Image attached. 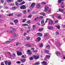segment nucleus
<instances>
[{
    "mask_svg": "<svg viewBox=\"0 0 65 65\" xmlns=\"http://www.w3.org/2000/svg\"><path fill=\"white\" fill-rule=\"evenodd\" d=\"M55 23H58V20H56L55 22Z\"/></svg>",
    "mask_w": 65,
    "mask_h": 65,
    "instance_id": "obj_59",
    "label": "nucleus"
},
{
    "mask_svg": "<svg viewBox=\"0 0 65 65\" xmlns=\"http://www.w3.org/2000/svg\"><path fill=\"white\" fill-rule=\"evenodd\" d=\"M48 29L49 30H51V26H48Z\"/></svg>",
    "mask_w": 65,
    "mask_h": 65,
    "instance_id": "obj_34",
    "label": "nucleus"
},
{
    "mask_svg": "<svg viewBox=\"0 0 65 65\" xmlns=\"http://www.w3.org/2000/svg\"><path fill=\"white\" fill-rule=\"evenodd\" d=\"M32 28L33 29H34L35 28V26L34 25L33 26Z\"/></svg>",
    "mask_w": 65,
    "mask_h": 65,
    "instance_id": "obj_50",
    "label": "nucleus"
},
{
    "mask_svg": "<svg viewBox=\"0 0 65 65\" xmlns=\"http://www.w3.org/2000/svg\"><path fill=\"white\" fill-rule=\"evenodd\" d=\"M7 63H8V61H6L5 62V64H6V65H7Z\"/></svg>",
    "mask_w": 65,
    "mask_h": 65,
    "instance_id": "obj_35",
    "label": "nucleus"
},
{
    "mask_svg": "<svg viewBox=\"0 0 65 65\" xmlns=\"http://www.w3.org/2000/svg\"><path fill=\"white\" fill-rule=\"evenodd\" d=\"M20 8L21 9H25L26 8L25 5H23L20 6Z\"/></svg>",
    "mask_w": 65,
    "mask_h": 65,
    "instance_id": "obj_2",
    "label": "nucleus"
},
{
    "mask_svg": "<svg viewBox=\"0 0 65 65\" xmlns=\"http://www.w3.org/2000/svg\"><path fill=\"white\" fill-rule=\"evenodd\" d=\"M13 36L15 37V36H17V34H14L13 35Z\"/></svg>",
    "mask_w": 65,
    "mask_h": 65,
    "instance_id": "obj_53",
    "label": "nucleus"
},
{
    "mask_svg": "<svg viewBox=\"0 0 65 65\" xmlns=\"http://www.w3.org/2000/svg\"><path fill=\"white\" fill-rule=\"evenodd\" d=\"M36 65H39L40 64V63L38 62H37L36 63Z\"/></svg>",
    "mask_w": 65,
    "mask_h": 65,
    "instance_id": "obj_47",
    "label": "nucleus"
},
{
    "mask_svg": "<svg viewBox=\"0 0 65 65\" xmlns=\"http://www.w3.org/2000/svg\"><path fill=\"white\" fill-rule=\"evenodd\" d=\"M23 26H28V24H23Z\"/></svg>",
    "mask_w": 65,
    "mask_h": 65,
    "instance_id": "obj_33",
    "label": "nucleus"
},
{
    "mask_svg": "<svg viewBox=\"0 0 65 65\" xmlns=\"http://www.w3.org/2000/svg\"><path fill=\"white\" fill-rule=\"evenodd\" d=\"M30 39V38L29 37H27L26 38V39L27 40H29Z\"/></svg>",
    "mask_w": 65,
    "mask_h": 65,
    "instance_id": "obj_37",
    "label": "nucleus"
},
{
    "mask_svg": "<svg viewBox=\"0 0 65 65\" xmlns=\"http://www.w3.org/2000/svg\"><path fill=\"white\" fill-rule=\"evenodd\" d=\"M5 9H8L9 8L7 7H5L4 8Z\"/></svg>",
    "mask_w": 65,
    "mask_h": 65,
    "instance_id": "obj_49",
    "label": "nucleus"
},
{
    "mask_svg": "<svg viewBox=\"0 0 65 65\" xmlns=\"http://www.w3.org/2000/svg\"><path fill=\"white\" fill-rule=\"evenodd\" d=\"M41 23L42 25H45V24H44V20H42L41 22Z\"/></svg>",
    "mask_w": 65,
    "mask_h": 65,
    "instance_id": "obj_11",
    "label": "nucleus"
},
{
    "mask_svg": "<svg viewBox=\"0 0 65 65\" xmlns=\"http://www.w3.org/2000/svg\"><path fill=\"white\" fill-rule=\"evenodd\" d=\"M62 2V0H58V3H60Z\"/></svg>",
    "mask_w": 65,
    "mask_h": 65,
    "instance_id": "obj_43",
    "label": "nucleus"
},
{
    "mask_svg": "<svg viewBox=\"0 0 65 65\" xmlns=\"http://www.w3.org/2000/svg\"><path fill=\"white\" fill-rule=\"evenodd\" d=\"M23 1V0H18V2H19V3H20V2H22V1Z\"/></svg>",
    "mask_w": 65,
    "mask_h": 65,
    "instance_id": "obj_41",
    "label": "nucleus"
},
{
    "mask_svg": "<svg viewBox=\"0 0 65 65\" xmlns=\"http://www.w3.org/2000/svg\"><path fill=\"white\" fill-rule=\"evenodd\" d=\"M22 15V14L20 13V14H18L17 15V17H21Z\"/></svg>",
    "mask_w": 65,
    "mask_h": 65,
    "instance_id": "obj_31",
    "label": "nucleus"
},
{
    "mask_svg": "<svg viewBox=\"0 0 65 65\" xmlns=\"http://www.w3.org/2000/svg\"><path fill=\"white\" fill-rule=\"evenodd\" d=\"M33 57L35 59H37L39 58V56L34 55L33 56Z\"/></svg>",
    "mask_w": 65,
    "mask_h": 65,
    "instance_id": "obj_3",
    "label": "nucleus"
},
{
    "mask_svg": "<svg viewBox=\"0 0 65 65\" xmlns=\"http://www.w3.org/2000/svg\"><path fill=\"white\" fill-rule=\"evenodd\" d=\"M40 46L41 47H43V44L42 43L40 45Z\"/></svg>",
    "mask_w": 65,
    "mask_h": 65,
    "instance_id": "obj_55",
    "label": "nucleus"
},
{
    "mask_svg": "<svg viewBox=\"0 0 65 65\" xmlns=\"http://www.w3.org/2000/svg\"><path fill=\"white\" fill-rule=\"evenodd\" d=\"M13 55H14V57H15V53H13Z\"/></svg>",
    "mask_w": 65,
    "mask_h": 65,
    "instance_id": "obj_63",
    "label": "nucleus"
},
{
    "mask_svg": "<svg viewBox=\"0 0 65 65\" xmlns=\"http://www.w3.org/2000/svg\"><path fill=\"white\" fill-rule=\"evenodd\" d=\"M14 5V3H12L10 5V6H13V5Z\"/></svg>",
    "mask_w": 65,
    "mask_h": 65,
    "instance_id": "obj_48",
    "label": "nucleus"
},
{
    "mask_svg": "<svg viewBox=\"0 0 65 65\" xmlns=\"http://www.w3.org/2000/svg\"><path fill=\"white\" fill-rule=\"evenodd\" d=\"M59 32L58 31H56V35H59Z\"/></svg>",
    "mask_w": 65,
    "mask_h": 65,
    "instance_id": "obj_44",
    "label": "nucleus"
},
{
    "mask_svg": "<svg viewBox=\"0 0 65 65\" xmlns=\"http://www.w3.org/2000/svg\"><path fill=\"white\" fill-rule=\"evenodd\" d=\"M7 15L9 17H10V16H12L13 15V14L9 13Z\"/></svg>",
    "mask_w": 65,
    "mask_h": 65,
    "instance_id": "obj_20",
    "label": "nucleus"
},
{
    "mask_svg": "<svg viewBox=\"0 0 65 65\" xmlns=\"http://www.w3.org/2000/svg\"><path fill=\"white\" fill-rule=\"evenodd\" d=\"M37 34V35L41 37L42 36V34L41 33H38Z\"/></svg>",
    "mask_w": 65,
    "mask_h": 65,
    "instance_id": "obj_13",
    "label": "nucleus"
},
{
    "mask_svg": "<svg viewBox=\"0 0 65 65\" xmlns=\"http://www.w3.org/2000/svg\"><path fill=\"white\" fill-rule=\"evenodd\" d=\"M56 27L58 29H60V26H56Z\"/></svg>",
    "mask_w": 65,
    "mask_h": 65,
    "instance_id": "obj_52",
    "label": "nucleus"
},
{
    "mask_svg": "<svg viewBox=\"0 0 65 65\" xmlns=\"http://www.w3.org/2000/svg\"><path fill=\"white\" fill-rule=\"evenodd\" d=\"M26 12H27V11L26 10L24 11H23V13L24 14H25V13H26Z\"/></svg>",
    "mask_w": 65,
    "mask_h": 65,
    "instance_id": "obj_54",
    "label": "nucleus"
},
{
    "mask_svg": "<svg viewBox=\"0 0 65 65\" xmlns=\"http://www.w3.org/2000/svg\"><path fill=\"white\" fill-rule=\"evenodd\" d=\"M8 54L10 57H11L12 56V54H11V53H10L9 52H8Z\"/></svg>",
    "mask_w": 65,
    "mask_h": 65,
    "instance_id": "obj_17",
    "label": "nucleus"
},
{
    "mask_svg": "<svg viewBox=\"0 0 65 65\" xmlns=\"http://www.w3.org/2000/svg\"><path fill=\"white\" fill-rule=\"evenodd\" d=\"M51 57V56L50 55H47L46 56V58H48V59H49V58H50Z\"/></svg>",
    "mask_w": 65,
    "mask_h": 65,
    "instance_id": "obj_19",
    "label": "nucleus"
},
{
    "mask_svg": "<svg viewBox=\"0 0 65 65\" xmlns=\"http://www.w3.org/2000/svg\"><path fill=\"white\" fill-rule=\"evenodd\" d=\"M10 25H14V24H13V23L11 22L10 23Z\"/></svg>",
    "mask_w": 65,
    "mask_h": 65,
    "instance_id": "obj_57",
    "label": "nucleus"
},
{
    "mask_svg": "<svg viewBox=\"0 0 65 65\" xmlns=\"http://www.w3.org/2000/svg\"><path fill=\"white\" fill-rule=\"evenodd\" d=\"M14 40H15V38H14L13 39H9V41H10V42Z\"/></svg>",
    "mask_w": 65,
    "mask_h": 65,
    "instance_id": "obj_16",
    "label": "nucleus"
},
{
    "mask_svg": "<svg viewBox=\"0 0 65 65\" xmlns=\"http://www.w3.org/2000/svg\"><path fill=\"white\" fill-rule=\"evenodd\" d=\"M21 44V43H16V45L18 46V45H19V44Z\"/></svg>",
    "mask_w": 65,
    "mask_h": 65,
    "instance_id": "obj_42",
    "label": "nucleus"
},
{
    "mask_svg": "<svg viewBox=\"0 0 65 65\" xmlns=\"http://www.w3.org/2000/svg\"><path fill=\"white\" fill-rule=\"evenodd\" d=\"M48 36V35L46 34H44V37H46V36Z\"/></svg>",
    "mask_w": 65,
    "mask_h": 65,
    "instance_id": "obj_39",
    "label": "nucleus"
},
{
    "mask_svg": "<svg viewBox=\"0 0 65 65\" xmlns=\"http://www.w3.org/2000/svg\"><path fill=\"white\" fill-rule=\"evenodd\" d=\"M35 6V4L34 3H32L31 5V7H34Z\"/></svg>",
    "mask_w": 65,
    "mask_h": 65,
    "instance_id": "obj_10",
    "label": "nucleus"
},
{
    "mask_svg": "<svg viewBox=\"0 0 65 65\" xmlns=\"http://www.w3.org/2000/svg\"><path fill=\"white\" fill-rule=\"evenodd\" d=\"M37 7L38 8H39L40 7V4L39 3H38L37 5Z\"/></svg>",
    "mask_w": 65,
    "mask_h": 65,
    "instance_id": "obj_18",
    "label": "nucleus"
},
{
    "mask_svg": "<svg viewBox=\"0 0 65 65\" xmlns=\"http://www.w3.org/2000/svg\"><path fill=\"white\" fill-rule=\"evenodd\" d=\"M21 61L22 62H25L26 61L25 59H21Z\"/></svg>",
    "mask_w": 65,
    "mask_h": 65,
    "instance_id": "obj_15",
    "label": "nucleus"
},
{
    "mask_svg": "<svg viewBox=\"0 0 65 65\" xmlns=\"http://www.w3.org/2000/svg\"><path fill=\"white\" fill-rule=\"evenodd\" d=\"M27 35V33H24L23 36H25V35Z\"/></svg>",
    "mask_w": 65,
    "mask_h": 65,
    "instance_id": "obj_60",
    "label": "nucleus"
},
{
    "mask_svg": "<svg viewBox=\"0 0 65 65\" xmlns=\"http://www.w3.org/2000/svg\"><path fill=\"white\" fill-rule=\"evenodd\" d=\"M27 54L28 55H31L32 54V52L30 51V50H28L27 51Z\"/></svg>",
    "mask_w": 65,
    "mask_h": 65,
    "instance_id": "obj_8",
    "label": "nucleus"
},
{
    "mask_svg": "<svg viewBox=\"0 0 65 65\" xmlns=\"http://www.w3.org/2000/svg\"><path fill=\"white\" fill-rule=\"evenodd\" d=\"M38 17H37L36 18H35V21H36V20H38Z\"/></svg>",
    "mask_w": 65,
    "mask_h": 65,
    "instance_id": "obj_58",
    "label": "nucleus"
},
{
    "mask_svg": "<svg viewBox=\"0 0 65 65\" xmlns=\"http://www.w3.org/2000/svg\"><path fill=\"white\" fill-rule=\"evenodd\" d=\"M10 42V41H6V43L7 44H8V43H9Z\"/></svg>",
    "mask_w": 65,
    "mask_h": 65,
    "instance_id": "obj_27",
    "label": "nucleus"
},
{
    "mask_svg": "<svg viewBox=\"0 0 65 65\" xmlns=\"http://www.w3.org/2000/svg\"><path fill=\"white\" fill-rule=\"evenodd\" d=\"M17 8V7H12V9H13V10H15Z\"/></svg>",
    "mask_w": 65,
    "mask_h": 65,
    "instance_id": "obj_21",
    "label": "nucleus"
},
{
    "mask_svg": "<svg viewBox=\"0 0 65 65\" xmlns=\"http://www.w3.org/2000/svg\"><path fill=\"white\" fill-rule=\"evenodd\" d=\"M49 23L50 25H53V23H54V22L52 20H51L49 21Z\"/></svg>",
    "mask_w": 65,
    "mask_h": 65,
    "instance_id": "obj_5",
    "label": "nucleus"
},
{
    "mask_svg": "<svg viewBox=\"0 0 65 65\" xmlns=\"http://www.w3.org/2000/svg\"><path fill=\"white\" fill-rule=\"evenodd\" d=\"M43 30V28H40L38 30V31L39 32H41Z\"/></svg>",
    "mask_w": 65,
    "mask_h": 65,
    "instance_id": "obj_14",
    "label": "nucleus"
},
{
    "mask_svg": "<svg viewBox=\"0 0 65 65\" xmlns=\"http://www.w3.org/2000/svg\"><path fill=\"white\" fill-rule=\"evenodd\" d=\"M15 4L17 6H18V3L17 2L15 3Z\"/></svg>",
    "mask_w": 65,
    "mask_h": 65,
    "instance_id": "obj_62",
    "label": "nucleus"
},
{
    "mask_svg": "<svg viewBox=\"0 0 65 65\" xmlns=\"http://www.w3.org/2000/svg\"><path fill=\"white\" fill-rule=\"evenodd\" d=\"M40 14H41V15H42L43 16H45V13H40Z\"/></svg>",
    "mask_w": 65,
    "mask_h": 65,
    "instance_id": "obj_22",
    "label": "nucleus"
},
{
    "mask_svg": "<svg viewBox=\"0 0 65 65\" xmlns=\"http://www.w3.org/2000/svg\"><path fill=\"white\" fill-rule=\"evenodd\" d=\"M14 22L15 23H17L18 22V19H16L14 20Z\"/></svg>",
    "mask_w": 65,
    "mask_h": 65,
    "instance_id": "obj_23",
    "label": "nucleus"
},
{
    "mask_svg": "<svg viewBox=\"0 0 65 65\" xmlns=\"http://www.w3.org/2000/svg\"><path fill=\"white\" fill-rule=\"evenodd\" d=\"M56 55L58 57H60V56H61V55H60V53L59 51H57V52H56Z\"/></svg>",
    "mask_w": 65,
    "mask_h": 65,
    "instance_id": "obj_6",
    "label": "nucleus"
},
{
    "mask_svg": "<svg viewBox=\"0 0 65 65\" xmlns=\"http://www.w3.org/2000/svg\"><path fill=\"white\" fill-rule=\"evenodd\" d=\"M11 29H12L14 31H15L16 30V29H15V28L11 27Z\"/></svg>",
    "mask_w": 65,
    "mask_h": 65,
    "instance_id": "obj_25",
    "label": "nucleus"
},
{
    "mask_svg": "<svg viewBox=\"0 0 65 65\" xmlns=\"http://www.w3.org/2000/svg\"><path fill=\"white\" fill-rule=\"evenodd\" d=\"M45 53H47V54H48V53H49V51L47 50H45Z\"/></svg>",
    "mask_w": 65,
    "mask_h": 65,
    "instance_id": "obj_28",
    "label": "nucleus"
},
{
    "mask_svg": "<svg viewBox=\"0 0 65 65\" xmlns=\"http://www.w3.org/2000/svg\"><path fill=\"white\" fill-rule=\"evenodd\" d=\"M32 17V15H29L28 17V18H31Z\"/></svg>",
    "mask_w": 65,
    "mask_h": 65,
    "instance_id": "obj_36",
    "label": "nucleus"
},
{
    "mask_svg": "<svg viewBox=\"0 0 65 65\" xmlns=\"http://www.w3.org/2000/svg\"><path fill=\"white\" fill-rule=\"evenodd\" d=\"M59 11H60V12H63V13L65 14V12L64 11V10H63L61 9V8H60L59 9Z\"/></svg>",
    "mask_w": 65,
    "mask_h": 65,
    "instance_id": "obj_9",
    "label": "nucleus"
},
{
    "mask_svg": "<svg viewBox=\"0 0 65 65\" xmlns=\"http://www.w3.org/2000/svg\"><path fill=\"white\" fill-rule=\"evenodd\" d=\"M27 21V20H26V19H23V21H22V22L23 23H24V22H25L26 21Z\"/></svg>",
    "mask_w": 65,
    "mask_h": 65,
    "instance_id": "obj_30",
    "label": "nucleus"
},
{
    "mask_svg": "<svg viewBox=\"0 0 65 65\" xmlns=\"http://www.w3.org/2000/svg\"><path fill=\"white\" fill-rule=\"evenodd\" d=\"M41 4L42 5H44V4H45V2H43L41 3Z\"/></svg>",
    "mask_w": 65,
    "mask_h": 65,
    "instance_id": "obj_29",
    "label": "nucleus"
},
{
    "mask_svg": "<svg viewBox=\"0 0 65 65\" xmlns=\"http://www.w3.org/2000/svg\"><path fill=\"white\" fill-rule=\"evenodd\" d=\"M61 8H64V6L63 5H61Z\"/></svg>",
    "mask_w": 65,
    "mask_h": 65,
    "instance_id": "obj_45",
    "label": "nucleus"
},
{
    "mask_svg": "<svg viewBox=\"0 0 65 65\" xmlns=\"http://www.w3.org/2000/svg\"><path fill=\"white\" fill-rule=\"evenodd\" d=\"M29 59L30 60H33V57H31Z\"/></svg>",
    "mask_w": 65,
    "mask_h": 65,
    "instance_id": "obj_38",
    "label": "nucleus"
},
{
    "mask_svg": "<svg viewBox=\"0 0 65 65\" xmlns=\"http://www.w3.org/2000/svg\"><path fill=\"white\" fill-rule=\"evenodd\" d=\"M26 46L27 47H31L32 45L29 44L27 43L26 44Z\"/></svg>",
    "mask_w": 65,
    "mask_h": 65,
    "instance_id": "obj_12",
    "label": "nucleus"
},
{
    "mask_svg": "<svg viewBox=\"0 0 65 65\" xmlns=\"http://www.w3.org/2000/svg\"><path fill=\"white\" fill-rule=\"evenodd\" d=\"M25 2H22V3H20V5H23V4H25Z\"/></svg>",
    "mask_w": 65,
    "mask_h": 65,
    "instance_id": "obj_26",
    "label": "nucleus"
},
{
    "mask_svg": "<svg viewBox=\"0 0 65 65\" xmlns=\"http://www.w3.org/2000/svg\"><path fill=\"white\" fill-rule=\"evenodd\" d=\"M17 53L18 56H21L22 55V53L19 51H17Z\"/></svg>",
    "mask_w": 65,
    "mask_h": 65,
    "instance_id": "obj_4",
    "label": "nucleus"
},
{
    "mask_svg": "<svg viewBox=\"0 0 65 65\" xmlns=\"http://www.w3.org/2000/svg\"><path fill=\"white\" fill-rule=\"evenodd\" d=\"M40 19H43V16H40Z\"/></svg>",
    "mask_w": 65,
    "mask_h": 65,
    "instance_id": "obj_51",
    "label": "nucleus"
},
{
    "mask_svg": "<svg viewBox=\"0 0 65 65\" xmlns=\"http://www.w3.org/2000/svg\"><path fill=\"white\" fill-rule=\"evenodd\" d=\"M46 48H47V49H50V46L49 45H47L46 46Z\"/></svg>",
    "mask_w": 65,
    "mask_h": 65,
    "instance_id": "obj_24",
    "label": "nucleus"
},
{
    "mask_svg": "<svg viewBox=\"0 0 65 65\" xmlns=\"http://www.w3.org/2000/svg\"><path fill=\"white\" fill-rule=\"evenodd\" d=\"M27 22L28 24H30L31 23V21H30V20H29L27 21Z\"/></svg>",
    "mask_w": 65,
    "mask_h": 65,
    "instance_id": "obj_40",
    "label": "nucleus"
},
{
    "mask_svg": "<svg viewBox=\"0 0 65 65\" xmlns=\"http://www.w3.org/2000/svg\"><path fill=\"white\" fill-rule=\"evenodd\" d=\"M11 64V62H8V65H10Z\"/></svg>",
    "mask_w": 65,
    "mask_h": 65,
    "instance_id": "obj_56",
    "label": "nucleus"
},
{
    "mask_svg": "<svg viewBox=\"0 0 65 65\" xmlns=\"http://www.w3.org/2000/svg\"><path fill=\"white\" fill-rule=\"evenodd\" d=\"M48 9V7L46 6L45 7V9H44V11L46 12V11H48V12H51V10Z\"/></svg>",
    "mask_w": 65,
    "mask_h": 65,
    "instance_id": "obj_1",
    "label": "nucleus"
},
{
    "mask_svg": "<svg viewBox=\"0 0 65 65\" xmlns=\"http://www.w3.org/2000/svg\"><path fill=\"white\" fill-rule=\"evenodd\" d=\"M1 3H4V0H1Z\"/></svg>",
    "mask_w": 65,
    "mask_h": 65,
    "instance_id": "obj_61",
    "label": "nucleus"
},
{
    "mask_svg": "<svg viewBox=\"0 0 65 65\" xmlns=\"http://www.w3.org/2000/svg\"><path fill=\"white\" fill-rule=\"evenodd\" d=\"M16 63H17V64H20V63H21V62L20 61H18L16 62Z\"/></svg>",
    "mask_w": 65,
    "mask_h": 65,
    "instance_id": "obj_46",
    "label": "nucleus"
},
{
    "mask_svg": "<svg viewBox=\"0 0 65 65\" xmlns=\"http://www.w3.org/2000/svg\"><path fill=\"white\" fill-rule=\"evenodd\" d=\"M12 0H6V1L7 2H11Z\"/></svg>",
    "mask_w": 65,
    "mask_h": 65,
    "instance_id": "obj_32",
    "label": "nucleus"
},
{
    "mask_svg": "<svg viewBox=\"0 0 65 65\" xmlns=\"http://www.w3.org/2000/svg\"><path fill=\"white\" fill-rule=\"evenodd\" d=\"M1 65H4V64L3 63V62H2L1 63Z\"/></svg>",
    "mask_w": 65,
    "mask_h": 65,
    "instance_id": "obj_64",
    "label": "nucleus"
},
{
    "mask_svg": "<svg viewBox=\"0 0 65 65\" xmlns=\"http://www.w3.org/2000/svg\"><path fill=\"white\" fill-rule=\"evenodd\" d=\"M36 40L37 42H39V41H40L41 40V38L40 37H38L36 39Z\"/></svg>",
    "mask_w": 65,
    "mask_h": 65,
    "instance_id": "obj_7",
    "label": "nucleus"
}]
</instances>
